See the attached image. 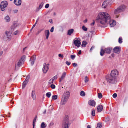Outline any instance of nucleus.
<instances>
[{
  "mask_svg": "<svg viewBox=\"0 0 128 128\" xmlns=\"http://www.w3.org/2000/svg\"><path fill=\"white\" fill-rule=\"evenodd\" d=\"M82 28L84 31H86L87 30V28L86 27L84 26H83L82 27Z\"/></svg>",
  "mask_w": 128,
  "mask_h": 128,
  "instance_id": "37",
  "label": "nucleus"
},
{
  "mask_svg": "<svg viewBox=\"0 0 128 128\" xmlns=\"http://www.w3.org/2000/svg\"><path fill=\"white\" fill-rule=\"evenodd\" d=\"M86 128H91L90 126V125H88Z\"/></svg>",
  "mask_w": 128,
  "mask_h": 128,
  "instance_id": "63",
  "label": "nucleus"
},
{
  "mask_svg": "<svg viewBox=\"0 0 128 128\" xmlns=\"http://www.w3.org/2000/svg\"><path fill=\"white\" fill-rule=\"evenodd\" d=\"M42 30H38L36 32V35H38L39 34H40L41 32L42 31Z\"/></svg>",
  "mask_w": 128,
  "mask_h": 128,
  "instance_id": "44",
  "label": "nucleus"
},
{
  "mask_svg": "<svg viewBox=\"0 0 128 128\" xmlns=\"http://www.w3.org/2000/svg\"><path fill=\"white\" fill-rule=\"evenodd\" d=\"M36 122V121L34 120H33V124H35V123Z\"/></svg>",
  "mask_w": 128,
  "mask_h": 128,
  "instance_id": "56",
  "label": "nucleus"
},
{
  "mask_svg": "<svg viewBox=\"0 0 128 128\" xmlns=\"http://www.w3.org/2000/svg\"><path fill=\"white\" fill-rule=\"evenodd\" d=\"M72 64L73 66H77V64L75 63H74Z\"/></svg>",
  "mask_w": 128,
  "mask_h": 128,
  "instance_id": "52",
  "label": "nucleus"
},
{
  "mask_svg": "<svg viewBox=\"0 0 128 128\" xmlns=\"http://www.w3.org/2000/svg\"><path fill=\"white\" fill-rule=\"evenodd\" d=\"M58 77L57 76H54L52 78L53 80H56L57 78Z\"/></svg>",
  "mask_w": 128,
  "mask_h": 128,
  "instance_id": "40",
  "label": "nucleus"
},
{
  "mask_svg": "<svg viewBox=\"0 0 128 128\" xmlns=\"http://www.w3.org/2000/svg\"><path fill=\"white\" fill-rule=\"evenodd\" d=\"M92 114L93 116H94L95 115V111L94 110L92 109Z\"/></svg>",
  "mask_w": 128,
  "mask_h": 128,
  "instance_id": "36",
  "label": "nucleus"
},
{
  "mask_svg": "<svg viewBox=\"0 0 128 128\" xmlns=\"http://www.w3.org/2000/svg\"><path fill=\"white\" fill-rule=\"evenodd\" d=\"M54 80L52 78H51L49 80V82L50 84L54 82Z\"/></svg>",
  "mask_w": 128,
  "mask_h": 128,
  "instance_id": "42",
  "label": "nucleus"
},
{
  "mask_svg": "<svg viewBox=\"0 0 128 128\" xmlns=\"http://www.w3.org/2000/svg\"><path fill=\"white\" fill-rule=\"evenodd\" d=\"M112 50V48H105L104 50V49L102 48L100 52V55L101 56H103L104 52L109 54L111 52V51Z\"/></svg>",
  "mask_w": 128,
  "mask_h": 128,
  "instance_id": "7",
  "label": "nucleus"
},
{
  "mask_svg": "<svg viewBox=\"0 0 128 128\" xmlns=\"http://www.w3.org/2000/svg\"><path fill=\"white\" fill-rule=\"evenodd\" d=\"M45 34L46 36V39H48L50 35L49 31L48 30H47L45 31Z\"/></svg>",
  "mask_w": 128,
  "mask_h": 128,
  "instance_id": "17",
  "label": "nucleus"
},
{
  "mask_svg": "<svg viewBox=\"0 0 128 128\" xmlns=\"http://www.w3.org/2000/svg\"><path fill=\"white\" fill-rule=\"evenodd\" d=\"M87 22V20L86 19L84 20V23H86Z\"/></svg>",
  "mask_w": 128,
  "mask_h": 128,
  "instance_id": "57",
  "label": "nucleus"
},
{
  "mask_svg": "<svg viewBox=\"0 0 128 128\" xmlns=\"http://www.w3.org/2000/svg\"><path fill=\"white\" fill-rule=\"evenodd\" d=\"M75 55H71L70 56V58L72 60L74 59L75 58Z\"/></svg>",
  "mask_w": 128,
  "mask_h": 128,
  "instance_id": "41",
  "label": "nucleus"
},
{
  "mask_svg": "<svg viewBox=\"0 0 128 128\" xmlns=\"http://www.w3.org/2000/svg\"><path fill=\"white\" fill-rule=\"evenodd\" d=\"M89 105L92 106H94L96 104V102L93 100H90L88 102Z\"/></svg>",
  "mask_w": 128,
  "mask_h": 128,
  "instance_id": "15",
  "label": "nucleus"
},
{
  "mask_svg": "<svg viewBox=\"0 0 128 128\" xmlns=\"http://www.w3.org/2000/svg\"><path fill=\"white\" fill-rule=\"evenodd\" d=\"M69 96L70 92H69L68 91L65 92L62 96L60 104L62 105L65 104L67 102Z\"/></svg>",
  "mask_w": 128,
  "mask_h": 128,
  "instance_id": "2",
  "label": "nucleus"
},
{
  "mask_svg": "<svg viewBox=\"0 0 128 128\" xmlns=\"http://www.w3.org/2000/svg\"><path fill=\"white\" fill-rule=\"evenodd\" d=\"M46 110H45L44 112H43V113L44 114H45L46 113Z\"/></svg>",
  "mask_w": 128,
  "mask_h": 128,
  "instance_id": "64",
  "label": "nucleus"
},
{
  "mask_svg": "<svg viewBox=\"0 0 128 128\" xmlns=\"http://www.w3.org/2000/svg\"><path fill=\"white\" fill-rule=\"evenodd\" d=\"M36 56L35 55L33 56L31 58L30 61L32 66L34 64L36 60Z\"/></svg>",
  "mask_w": 128,
  "mask_h": 128,
  "instance_id": "13",
  "label": "nucleus"
},
{
  "mask_svg": "<svg viewBox=\"0 0 128 128\" xmlns=\"http://www.w3.org/2000/svg\"><path fill=\"white\" fill-rule=\"evenodd\" d=\"M49 22H50V23H51V24H52L53 23L52 20V19H50V20H49Z\"/></svg>",
  "mask_w": 128,
  "mask_h": 128,
  "instance_id": "54",
  "label": "nucleus"
},
{
  "mask_svg": "<svg viewBox=\"0 0 128 128\" xmlns=\"http://www.w3.org/2000/svg\"><path fill=\"white\" fill-rule=\"evenodd\" d=\"M125 8L126 6L124 5H122L120 6L116 9L115 10L114 14L118 16L120 13L124 11Z\"/></svg>",
  "mask_w": 128,
  "mask_h": 128,
  "instance_id": "3",
  "label": "nucleus"
},
{
  "mask_svg": "<svg viewBox=\"0 0 128 128\" xmlns=\"http://www.w3.org/2000/svg\"><path fill=\"white\" fill-rule=\"evenodd\" d=\"M13 11L14 12V13H17L18 11V10L17 9H15L14 10H13Z\"/></svg>",
  "mask_w": 128,
  "mask_h": 128,
  "instance_id": "50",
  "label": "nucleus"
},
{
  "mask_svg": "<svg viewBox=\"0 0 128 128\" xmlns=\"http://www.w3.org/2000/svg\"><path fill=\"white\" fill-rule=\"evenodd\" d=\"M6 34V36H7V38H8L7 40H8V41H10L11 40L10 34H8V33L7 34V32Z\"/></svg>",
  "mask_w": 128,
  "mask_h": 128,
  "instance_id": "24",
  "label": "nucleus"
},
{
  "mask_svg": "<svg viewBox=\"0 0 128 128\" xmlns=\"http://www.w3.org/2000/svg\"><path fill=\"white\" fill-rule=\"evenodd\" d=\"M117 94L115 93L114 94L112 95V96L114 98H115L117 97Z\"/></svg>",
  "mask_w": 128,
  "mask_h": 128,
  "instance_id": "46",
  "label": "nucleus"
},
{
  "mask_svg": "<svg viewBox=\"0 0 128 128\" xmlns=\"http://www.w3.org/2000/svg\"><path fill=\"white\" fill-rule=\"evenodd\" d=\"M32 96L34 100L36 98V96L35 91H32Z\"/></svg>",
  "mask_w": 128,
  "mask_h": 128,
  "instance_id": "20",
  "label": "nucleus"
},
{
  "mask_svg": "<svg viewBox=\"0 0 128 128\" xmlns=\"http://www.w3.org/2000/svg\"><path fill=\"white\" fill-rule=\"evenodd\" d=\"M51 95V93L50 92H48L46 94V96L48 98H50Z\"/></svg>",
  "mask_w": 128,
  "mask_h": 128,
  "instance_id": "31",
  "label": "nucleus"
},
{
  "mask_svg": "<svg viewBox=\"0 0 128 128\" xmlns=\"http://www.w3.org/2000/svg\"><path fill=\"white\" fill-rule=\"evenodd\" d=\"M43 2H41L40 4L39 7H38L39 8L41 9L43 6Z\"/></svg>",
  "mask_w": 128,
  "mask_h": 128,
  "instance_id": "34",
  "label": "nucleus"
},
{
  "mask_svg": "<svg viewBox=\"0 0 128 128\" xmlns=\"http://www.w3.org/2000/svg\"><path fill=\"white\" fill-rule=\"evenodd\" d=\"M74 30L73 29H71L68 30V31L67 34L69 36L71 35L74 31Z\"/></svg>",
  "mask_w": 128,
  "mask_h": 128,
  "instance_id": "18",
  "label": "nucleus"
},
{
  "mask_svg": "<svg viewBox=\"0 0 128 128\" xmlns=\"http://www.w3.org/2000/svg\"><path fill=\"white\" fill-rule=\"evenodd\" d=\"M18 30H16L15 32H14V35H16L17 34L18 32Z\"/></svg>",
  "mask_w": 128,
  "mask_h": 128,
  "instance_id": "48",
  "label": "nucleus"
},
{
  "mask_svg": "<svg viewBox=\"0 0 128 128\" xmlns=\"http://www.w3.org/2000/svg\"><path fill=\"white\" fill-rule=\"evenodd\" d=\"M50 87L52 89H54L56 87L53 84H52L50 85Z\"/></svg>",
  "mask_w": 128,
  "mask_h": 128,
  "instance_id": "38",
  "label": "nucleus"
},
{
  "mask_svg": "<svg viewBox=\"0 0 128 128\" xmlns=\"http://www.w3.org/2000/svg\"><path fill=\"white\" fill-rule=\"evenodd\" d=\"M50 125L52 126L54 125V123L53 122H51L50 124Z\"/></svg>",
  "mask_w": 128,
  "mask_h": 128,
  "instance_id": "58",
  "label": "nucleus"
},
{
  "mask_svg": "<svg viewBox=\"0 0 128 128\" xmlns=\"http://www.w3.org/2000/svg\"><path fill=\"white\" fill-rule=\"evenodd\" d=\"M109 120V118H106V122H108Z\"/></svg>",
  "mask_w": 128,
  "mask_h": 128,
  "instance_id": "53",
  "label": "nucleus"
},
{
  "mask_svg": "<svg viewBox=\"0 0 128 128\" xmlns=\"http://www.w3.org/2000/svg\"><path fill=\"white\" fill-rule=\"evenodd\" d=\"M103 107L102 105H99L97 107V110L98 112H100L102 110Z\"/></svg>",
  "mask_w": 128,
  "mask_h": 128,
  "instance_id": "19",
  "label": "nucleus"
},
{
  "mask_svg": "<svg viewBox=\"0 0 128 128\" xmlns=\"http://www.w3.org/2000/svg\"><path fill=\"white\" fill-rule=\"evenodd\" d=\"M88 79L87 76H85L84 78V82H87L88 81Z\"/></svg>",
  "mask_w": 128,
  "mask_h": 128,
  "instance_id": "35",
  "label": "nucleus"
},
{
  "mask_svg": "<svg viewBox=\"0 0 128 128\" xmlns=\"http://www.w3.org/2000/svg\"><path fill=\"white\" fill-rule=\"evenodd\" d=\"M114 52L118 54L120 53V49L119 47L116 46L113 49Z\"/></svg>",
  "mask_w": 128,
  "mask_h": 128,
  "instance_id": "14",
  "label": "nucleus"
},
{
  "mask_svg": "<svg viewBox=\"0 0 128 128\" xmlns=\"http://www.w3.org/2000/svg\"><path fill=\"white\" fill-rule=\"evenodd\" d=\"M58 98V96L56 95H53L52 96V98L53 100H56Z\"/></svg>",
  "mask_w": 128,
  "mask_h": 128,
  "instance_id": "33",
  "label": "nucleus"
},
{
  "mask_svg": "<svg viewBox=\"0 0 128 128\" xmlns=\"http://www.w3.org/2000/svg\"><path fill=\"white\" fill-rule=\"evenodd\" d=\"M4 20L6 22H9L10 21V18L9 16L8 15L4 18Z\"/></svg>",
  "mask_w": 128,
  "mask_h": 128,
  "instance_id": "22",
  "label": "nucleus"
},
{
  "mask_svg": "<svg viewBox=\"0 0 128 128\" xmlns=\"http://www.w3.org/2000/svg\"><path fill=\"white\" fill-rule=\"evenodd\" d=\"M3 53V52L2 51H1L0 53V55L1 56L2 54Z\"/></svg>",
  "mask_w": 128,
  "mask_h": 128,
  "instance_id": "61",
  "label": "nucleus"
},
{
  "mask_svg": "<svg viewBox=\"0 0 128 128\" xmlns=\"http://www.w3.org/2000/svg\"><path fill=\"white\" fill-rule=\"evenodd\" d=\"M54 26H52L50 30V31L51 32H52L54 31Z\"/></svg>",
  "mask_w": 128,
  "mask_h": 128,
  "instance_id": "45",
  "label": "nucleus"
},
{
  "mask_svg": "<svg viewBox=\"0 0 128 128\" xmlns=\"http://www.w3.org/2000/svg\"><path fill=\"white\" fill-rule=\"evenodd\" d=\"M74 43L75 46H77L78 48L80 47L81 44V43L80 40H74Z\"/></svg>",
  "mask_w": 128,
  "mask_h": 128,
  "instance_id": "12",
  "label": "nucleus"
},
{
  "mask_svg": "<svg viewBox=\"0 0 128 128\" xmlns=\"http://www.w3.org/2000/svg\"><path fill=\"white\" fill-rule=\"evenodd\" d=\"M112 3V0H106L103 2L102 7L103 8H105L108 6L110 5Z\"/></svg>",
  "mask_w": 128,
  "mask_h": 128,
  "instance_id": "9",
  "label": "nucleus"
},
{
  "mask_svg": "<svg viewBox=\"0 0 128 128\" xmlns=\"http://www.w3.org/2000/svg\"><path fill=\"white\" fill-rule=\"evenodd\" d=\"M118 74V71L116 70H114L112 71L110 75L114 78H116V77Z\"/></svg>",
  "mask_w": 128,
  "mask_h": 128,
  "instance_id": "11",
  "label": "nucleus"
},
{
  "mask_svg": "<svg viewBox=\"0 0 128 128\" xmlns=\"http://www.w3.org/2000/svg\"><path fill=\"white\" fill-rule=\"evenodd\" d=\"M49 64H46V63H44L43 64V67L42 68V71L44 73H46L48 70Z\"/></svg>",
  "mask_w": 128,
  "mask_h": 128,
  "instance_id": "10",
  "label": "nucleus"
},
{
  "mask_svg": "<svg viewBox=\"0 0 128 128\" xmlns=\"http://www.w3.org/2000/svg\"><path fill=\"white\" fill-rule=\"evenodd\" d=\"M14 3L16 5L19 6L21 4V0H14Z\"/></svg>",
  "mask_w": 128,
  "mask_h": 128,
  "instance_id": "16",
  "label": "nucleus"
},
{
  "mask_svg": "<svg viewBox=\"0 0 128 128\" xmlns=\"http://www.w3.org/2000/svg\"><path fill=\"white\" fill-rule=\"evenodd\" d=\"M94 24V22L92 23L91 24V25L92 26H93V25Z\"/></svg>",
  "mask_w": 128,
  "mask_h": 128,
  "instance_id": "62",
  "label": "nucleus"
},
{
  "mask_svg": "<svg viewBox=\"0 0 128 128\" xmlns=\"http://www.w3.org/2000/svg\"><path fill=\"white\" fill-rule=\"evenodd\" d=\"M28 82H26L25 81H24L23 82L22 85V88H24L26 86V84Z\"/></svg>",
  "mask_w": 128,
  "mask_h": 128,
  "instance_id": "25",
  "label": "nucleus"
},
{
  "mask_svg": "<svg viewBox=\"0 0 128 128\" xmlns=\"http://www.w3.org/2000/svg\"><path fill=\"white\" fill-rule=\"evenodd\" d=\"M66 72H64L62 74V75L61 76L60 78H61L62 80H64V78L66 76Z\"/></svg>",
  "mask_w": 128,
  "mask_h": 128,
  "instance_id": "23",
  "label": "nucleus"
},
{
  "mask_svg": "<svg viewBox=\"0 0 128 128\" xmlns=\"http://www.w3.org/2000/svg\"><path fill=\"white\" fill-rule=\"evenodd\" d=\"M97 20L103 27H106L108 24H109L111 27H114L116 24V22L111 20L110 15L106 12H100L98 14Z\"/></svg>",
  "mask_w": 128,
  "mask_h": 128,
  "instance_id": "1",
  "label": "nucleus"
},
{
  "mask_svg": "<svg viewBox=\"0 0 128 128\" xmlns=\"http://www.w3.org/2000/svg\"><path fill=\"white\" fill-rule=\"evenodd\" d=\"M46 126L47 125L44 122H42L40 125L41 128H45L46 127Z\"/></svg>",
  "mask_w": 128,
  "mask_h": 128,
  "instance_id": "21",
  "label": "nucleus"
},
{
  "mask_svg": "<svg viewBox=\"0 0 128 128\" xmlns=\"http://www.w3.org/2000/svg\"><path fill=\"white\" fill-rule=\"evenodd\" d=\"M122 38H120L118 39L119 42L120 44L122 43Z\"/></svg>",
  "mask_w": 128,
  "mask_h": 128,
  "instance_id": "39",
  "label": "nucleus"
},
{
  "mask_svg": "<svg viewBox=\"0 0 128 128\" xmlns=\"http://www.w3.org/2000/svg\"><path fill=\"white\" fill-rule=\"evenodd\" d=\"M17 26V24H14V25L12 26V28H15V27Z\"/></svg>",
  "mask_w": 128,
  "mask_h": 128,
  "instance_id": "43",
  "label": "nucleus"
},
{
  "mask_svg": "<svg viewBox=\"0 0 128 128\" xmlns=\"http://www.w3.org/2000/svg\"><path fill=\"white\" fill-rule=\"evenodd\" d=\"M102 124L101 123H98L97 125V126L96 128H101L102 126Z\"/></svg>",
  "mask_w": 128,
  "mask_h": 128,
  "instance_id": "27",
  "label": "nucleus"
},
{
  "mask_svg": "<svg viewBox=\"0 0 128 128\" xmlns=\"http://www.w3.org/2000/svg\"><path fill=\"white\" fill-rule=\"evenodd\" d=\"M66 64L68 66H69L70 64V62L68 61H66Z\"/></svg>",
  "mask_w": 128,
  "mask_h": 128,
  "instance_id": "49",
  "label": "nucleus"
},
{
  "mask_svg": "<svg viewBox=\"0 0 128 128\" xmlns=\"http://www.w3.org/2000/svg\"><path fill=\"white\" fill-rule=\"evenodd\" d=\"M65 118L63 120L62 123L63 128H68L69 126L68 124V116H66Z\"/></svg>",
  "mask_w": 128,
  "mask_h": 128,
  "instance_id": "6",
  "label": "nucleus"
},
{
  "mask_svg": "<svg viewBox=\"0 0 128 128\" xmlns=\"http://www.w3.org/2000/svg\"><path fill=\"white\" fill-rule=\"evenodd\" d=\"M78 53L79 54H80L81 53V51L80 50H79L78 52Z\"/></svg>",
  "mask_w": 128,
  "mask_h": 128,
  "instance_id": "60",
  "label": "nucleus"
},
{
  "mask_svg": "<svg viewBox=\"0 0 128 128\" xmlns=\"http://www.w3.org/2000/svg\"><path fill=\"white\" fill-rule=\"evenodd\" d=\"M98 97L100 99L102 97V93L100 92L98 94Z\"/></svg>",
  "mask_w": 128,
  "mask_h": 128,
  "instance_id": "32",
  "label": "nucleus"
},
{
  "mask_svg": "<svg viewBox=\"0 0 128 128\" xmlns=\"http://www.w3.org/2000/svg\"><path fill=\"white\" fill-rule=\"evenodd\" d=\"M38 18L36 20V22H35V23L33 25L32 28L31 29V30H32V29H33V28L35 26H36V24L38 22Z\"/></svg>",
  "mask_w": 128,
  "mask_h": 128,
  "instance_id": "28",
  "label": "nucleus"
},
{
  "mask_svg": "<svg viewBox=\"0 0 128 128\" xmlns=\"http://www.w3.org/2000/svg\"><path fill=\"white\" fill-rule=\"evenodd\" d=\"M58 56L60 57H61V58H62L63 57V54H59Z\"/></svg>",
  "mask_w": 128,
  "mask_h": 128,
  "instance_id": "51",
  "label": "nucleus"
},
{
  "mask_svg": "<svg viewBox=\"0 0 128 128\" xmlns=\"http://www.w3.org/2000/svg\"><path fill=\"white\" fill-rule=\"evenodd\" d=\"M87 44V43L86 41H83L82 44V46L83 47H85L86 46V45Z\"/></svg>",
  "mask_w": 128,
  "mask_h": 128,
  "instance_id": "26",
  "label": "nucleus"
},
{
  "mask_svg": "<svg viewBox=\"0 0 128 128\" xmlns=\"http://www.w3.org/2000/svg\"><path fill=\"white\" fill-rule=\"evenodd\" d=\"M26 58V56H22L20 60H19L17 61V63L16 64L15 67L17 66L20 67L24 63Z\"/></svg>",
  "mask_w": 128,
  "mask_h": 128,
  "instance_id": "5",
  "label": "nucleus"
},
{
  "mask_svg": "<svg viewBox=\"0 0 128 128\" xmlns=\"http://www.w3.org/2000/svg\"><path fill=\"white\" fill-rule=\"evenodd\" d=\"M30 75H28V76H27L25 80L24 81L27 82H28V81L30 79Z\"/></svg>",
  "mask_w": 128,
  "mask_h": 128,
  "instance_id": "29",
  "label": "nucleus"
},
{
  "mask_svg": "<svg viewBox=\"0 0 128 128\" xmlns=\"http://www.w3.org/2000/svg\"><path fill=\"white\" fill-rule=\"evenodd\" d=\"M94 46H92L91 48L90 49V50H92L93 49H94Z\"/></svg>",
  "mask_w": 128,
  "mask_h": 128,
  "instance_id": "59",
  "label": "nucleus"
},
{
  "mask_svg": "<svg viewBox=\"0 0 128 128\" xmlns=\"http://www.w3.org/2000/svg\"><path fill=\"white\" fill-rule=\"evenodd\" d=\"M40 9L39 8H37L36 9V12H38Z\"/></svg>",
  "mask_w": 128,
  "mask_h": 128,
  "instance_id": "55",
  "label": "nucleus"
},
{
  "mask_svg": "<svg viewBox=\"0 0 128 128\" xmlns=\"http://www.w3.org/2000/svg\"><path fill=\"white\" fill-rule=\"evenodd\" d=\"M8 5L7 2L6 1L2 2L0 4V8L2 11H4L5 10V8Z\"/></svg>",
  "mask_w": 128,
  "mask_h": 128,
  "instance_id": "8",
  "label": "nucleus"
},
{
  "mask_svg": "<svg viewBox=\"0 0 128 128\" xmlns=\"http://www.w3.org/2000/svg\"><path fill=\"white\" fill-rule=\"evenodd\" d=\"M107 82L112 84L116 83L117 82V78L110 75L106 78Z\"/></svg>",
  "mask_w": 128,
  "mask_h": 128,
  "instance_id": "4",
  "label": "nucleus"
},
{
  "mask_svg": "<svg viewBox=\"0 0 128 128\" xmlns=\"http://www.w3.org/2000/svg\"><path fill=\"white\" fill-rule=\"evenodd\" d=\"M49 4H46L45 6V8H48L49 7Z\"/></svg>",
  "mask_w": 128,
  "mask_h": 128,
  "instance_id": "47",
  "label": "nucleus"
},
{
  "mask_svg": "<svg viewBox=\"0 0 128 128\" xmlns=\"http://www.w3.org/2000/svg\"><path fill=\"white\" fill-rule=\"evenodd\" d=\"M80 96H84L85 95V93L83 91H81L80 93Z\"/></svg>",
  "mask_w": 128,
  "mask_h": 128,
  "instance_id": "30",
  "label": "nucleus"
}]
</instances>
